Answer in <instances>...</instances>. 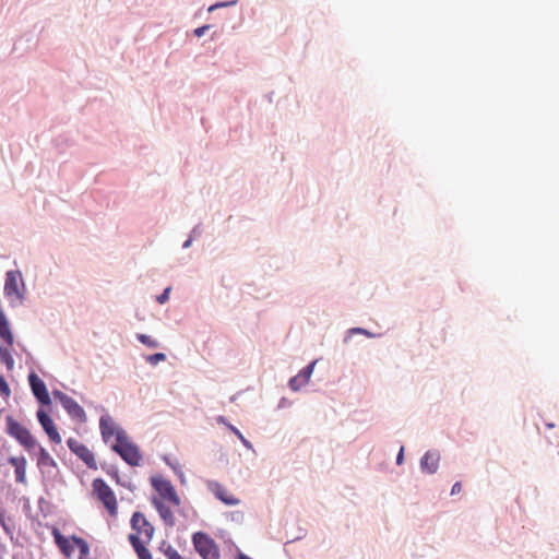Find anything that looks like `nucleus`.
<instances>
[{
    "label": "nucleus",
    "instance_id": "obj_1",
    "mask_svg": "<svg viewBox=\"0 0 559 559\" xmlns=\"http://www.w3.org/2000/svg\"><path fill=\"white\" fill-rule=\"evenodd\" d=\"M150 483L154 490L150 498L152 506L163 523L168 527H174L176 525L175 513L181 506V499L175 486L160 474L152 475Z\"/></svg>",
    "mask_w": 559,
    "mask_h": 559
},
{
    "label": "nucleus",
    "instance_id": "obj_2",
    "mask_svg": "<svg viewBox=\"0 0 559 559\" xmlns=\"http://www.w3.org/2000/svg\"><path fill=\"white\" fill-rule=\"evenodd\" d=\"M131 527L134 531L129 535V542L132 545L139 559H153L146 545L154 536V526L141 512H134L131 518Z\"/></svg>",
    "mask_w": 559,
    "mask_h": 559
},
{
    "label": "nucleus",
    "instance_id": "obj_3",
    "mask_svg": "<svg viewBox=\"0 0 559 559\" xmlns=\"http://www.w3.org/2000/svg\"><path fill=\"white\" fill-rule=\"evenodd\" d=\"M3 292L11 306L15 307L23 304L25 298V284L20 271L7 272Z\"/></svg>",
    "mask_w": 559,
    "mask_h": 559
},
{
    "label": "nucleus",
    "instance_id": "obj_4",
    "mask_svg": "<svg viewBox=\"0 0 559 559\" xmlns=\"http://www.w3.org/2000/svg\"><path fill=\"white\" fill-rule=\"evenodd\" d=\"M192 542L197 552L202 559H221V551L217 544L206 533H194Z\"/></svg>",
    "mask_w": 559,
    "mask_h": 559
},
{
    "label": "nucleus",
    "instance_id": "obj_5",
    "mask_svg": "<svg viewBox=\"0 0 559 559\" xmlns=\"http://www.w3.org/2000/svg\"><path fill=\"white\" fill-rule=\"evenodd\" d=\"M52 394L55 399L62 404L63 408L72 418L80 421L85 420L84 409L71 396L58 390L53 391Z\"/></svg>",
    "mask_w": 559,
    "mask_h": 559
},
{
    "label": "nucleus",
    "instance_id": "obj_6",
    "mask_svg": "<svg viewBox=\"0 0 559 559\" xmlns=\"http://www.w3.org/2000/svg\"><path fill=\"white\" fill-rule=\"evenodd\" d=\"M9 432L21 444L24 445L25 450L33 451L35 449L36 440L33 438L31 432L21 424L16 423V421H9Z\"/></svg>",
    "mask_w": 559,
    "mask_h": 559
},
{
    "label": "nucleus",
    "instance_id": "obj_7",
    "mask_svg": "<svg viewBox=\"0 0 559 559\" xmlns=\"http://www.w3.org/2000/svg\"><path fill=\"white\" fill-rule=\"evenodd\" d=\"M28 383L33 394L38 400V402L46 406L50 405L51 400L47 386L45 382L35 372H31L28 374Z\"/></svg>",
    "mask_w": 559,
    "mask_h": 559
},
{
    "label": "nucleus",
    "instance_id": "obj_8",
    "mask_svg": "<svg viewBox=\"0 0 559 559\" xmlns=\"http://www.w3.org/2000/svg\"><path fill=\"white\" fill-rule=\"evenodd\" d=\"M209 490L226 506H237L240 500L236 498L226 487L217 481H209Z\"/></svg>",
    "mask_w": 559,
    "mask_h": 559
},
{
    "label": "nucleus",
    "instance_id": "obj_9",
    "mask_svg": "<svg viewBox=\"0 0 559 559\" xmlns=\"http://www.w3.org/2000/svg\"><path fill=\"white\" fill-rule=\"evenodd\" d=\"M37 418H38V421L40 423L41 427L48 435L49 439L56 443H60L61 437H60L59 432L57 431L53 420L50 418V416L45 411L39 409L37 412Z\"/></svg>",
    "mask_w": 559,
    "mask_h": 559
},
{
    "label": "nucleus",
    "instance_id": "obj_10",
    "mask_svg": "<svg viewBox=\"0 0 559 559\" xmlns=\"http://www.w3.org/2000/svg\"><path fill=\"white\" fill-rule=\"evenodd\" d=\"M52 536L60 552L66 557H71L74 551L73 535L71 537H67L61 534L59 530L55 528Z\"/></svg>",
    "mask_w": 559,
    "mask_h": 559
},
{
    "label": "nucleus",
    "instance_id": "obj_11",
    "mask_svg": "<svg viewBox=\"0 0 559 559\" xmlns=\"http://www.w3.org/2000/svg\"><path fill=\"white\" fill-rule=\"evenodd\" d=\"M37 457V465L40 469V472L49 477L55 478L59 469L57 467V463L53 460V456H36Z\"/></svg>",
    "mask_w": 559,
    "mask_h": 559
},
{
    "label": "nucleus",
    "instance_id": "obj_12",
    "mask_svg": "<svg viewBox=\"0 0 559 559\" xmlns=\"http://www.w3.org/2000/svg\"><path fill=\"white\" fill-rule=\"evenodd\" d=\"M8 462L15 467V479L17 483L25 480V456H8Z\"/></svg>",
    "mask_w": 559,
    "mask_h": 559
},
{
    "label": "nucleus",
    "instance_id": "obj_13",
    "mask_svg": "<svg viewBox=\"0 0 559 559\" xmlns=\"http://www.w3.org/2000/svg\"><path fill=\"white\" fill-rule=\"evenodd\" d=\"M0 337L9 345L13 344V334L11 332L7 317L0 307Z\"/></svg>",
    "mask_w": 559,
    "mask_h": 559
},
{
    "label": "nucleus",
    "instance_id": "obj_14",
    "mask_svg": "<svg viewBox=\"0 0 559 559\" xmlns=\"http://www.w3.org/2000/svg\"><path fill=\"white\" fill-rule=\"evenodd\" d=\"M74 548L79 549V559H87L90 555V545L88 543L76 535H73Z\"/></svg>",
    "mask_w": 559,
    "mask_h": 559
},
{
    "label": "nucleus",
    "instance_id": "obj_15",
    "mask_svg": "<svg viewBox=\"0 0 559 559\" xmlns=\"http://www.w3.org/2000/svg\"><path fill=\"white\" fill-rule=\"evenodd\" d=\"M439 464L438 456H423L420 461V466L427 473H433L437 471Z\"/></svg>",
    "mask_w": 559,
    "mask_h": 559
},
{
    "label": "nucleus",
    "instance_id": "obj_16",
    "mask_svg": "<svg viewBox=\"0 0 559 559\" xmlns=\"http://www.w3.org/2000/svg\"><path fill=\"white\" fill-rule=\"evenodd\" d=\"M4 510L3 509H0V526L2 527V530L4 531V533L11 538L13 539V530H14V525L10 524V522H12V518L11 516H5L4 514Z\"/></svg>",
    "mask_w": 559,
    "mask_h": 559
},
{
    "label": "nucleus",
    "instance_id": "obj_17",
    "mask_svg": "<svg viewBox=\"0 0 559 559\" xmlns=\"http://www.w3.org/2000/svg\"><path fill=\"white\" fill-rule=\"evenodd\" d=\"M93 489L96 498L105 506V479L95 478Z\"/></svg>",
    "mask_w": 559,
    "mask_h": 559
},
{
    "label": "nucleus",
    "instance_id": "obj_18",
    "mask_svg": "<svg viewBox=\"0 0 559 559\" xmlns=\"http://www.w3.org/2000/svg\"><path fill=\"white\" fill-rule=\"evenodd\" d=\"M159 550L168 558V559H183L179 552L168 543L163 542Z\"/></svg>",
    "mask_w": 559,
    "mask_h": 559
},
{
    "label": "nucleus",
    "instance_id": "obj_19",
    "mask_svg": "<svg viewBox=\"0 0 559 559\" xmlns=\"http://www.w3.org/2000/svg\"><path fill=\"white\" fill-rule=\"evenodd\" d=\"M0 360L5 364L8 369H12L14 366V360L12 355L7 347H0Z\"/></svg>",
    "mask_w": 559,
    "mask_h": 559
},
{
    "label": "nucleus",
    "instance_id": "obj_20",
    "mask_svg": "<svg viewBox=\"0 0 559 559\" xmlns=\"http://www.w3.org/2000/svg\"><path fill=\"white\" fill-rule=\"evenodd\" d=\"M117 509V500L114 492L107 487V511L115 514Z\"/></svg>",
    "mask_w": 559,
    "mask_h": 559
},
{
    "label": "nucleus",
    "instance_id": "obj_21",
    "mask_svg": "<svg viewBox=\"0 0 559 559\" xmlns=\"http://www.w3.org/2000/svg\"><path fill=\"white\" fill-rule=\"evenodd\" d=\"M11 393V390L5 381V379L0 374V394L2 396L8 397Z\"/></svg>",
    "mask_w": 559,
    "mask_h": 559
},
{
    "label": "nucleus",
    "instance_id": "obj_22",
    "mask_svg": "<svg viewBox=\"0 0 559 559\" xmlns=\"http://www.w3.org/2000/svg\"><path fill=\"white\" fill-rule=\"evenodd\" d=\"M88 468H97L96 456H79Z\"/></svg>",
    "mask_w": 559,
    "mask_h": 559
},
{
    "label": "nucleus",
    "instance_id": "obj_23",
    "mask_svg": "<svg viewBox=\"0 0 559 559\" xmlns=\"http://www.w3.org/2000/svg\"><path fill=\"white\" fill-rule=\"evenodd\" d=\"M130 465H138L142 456H122Z\"/></svg>",
    "mask_w": 559,
    "mask_h": 559
},
{
    "label": "nucleus",
    "instance_id": "obj_24",
    "mask_svg": "<svg viewBox=\"0 0 559 559\" xmlns=\"http://www.w3.org/2000/svg\"><path fill=\"white\" fill-rule=\"evenodd\" d=\"M462 490V484L460 481H456L451 489V495H457Z\"/></svg>",
    "mask_w": 559,
    "mask_h": 559
},
{
    "label": "nucleus",
    "instance_id": "obj_25",
    "mask_svg": "<svg viewBox=\"0 0 559 559\" xmlns=\"http://www.w3.org/2000/svg\"><path fill=\"white\" fill-rule=\"evenodd\" d=\"M99 430L103 438H105V416H100L99 418Z\"/></svg>",
    "mask_w": 559,
    "mask_h": 559
},
{
    "label": "nucleus",
    "instance_id": "obj_26",
    "mask_svg": "<svg viewBox=\"0 0 559 559\" xmlns=\"http://www.w3.org/2000/svg\"><path fill=\"white\" fill-rule=\"evenodd\" d=\"M404 456H396V464L401 465L403 463Z\"/></svg>",
    "mask_w": 559,
    "mask_h": 559
},
{
    "label": "nucleus",
    "instance_id": "obj_27",
    "mask_svg": "<svg viewBox=\"0 0 559 559\" xmlns=\"http://www.w3.org/2000/svg\"><path fill=\"white\" fill-rule=\"evenodd\" d=\"M239 559H252V558H250V557H248V556H246L243 554H240L239 555Z\"/></svg>",
    "mask_w": 559,
    "mask_h": 559
},
{
    "label": "nucleus",
    "instance_id": "obj_28",
    "mask_svg": "<svg viewBox=\"0 0 559 559\" xmlns=\"http://www.w3.org/2000/svg\"><path fill=\"white\" fill-rule=\"evenodd\" d=\"M40 454H46L44 449H40Z\"/></svg>",
    "mask_w": 559,
    "mask_h": 559
}]
</instances>
